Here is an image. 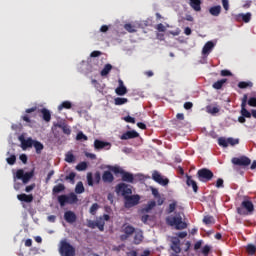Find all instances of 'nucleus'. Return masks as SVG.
I'll use <instances>...</instances> for the list:
<instances>
[{"mask_svg": "<svg viewBox=\"0 0 256 256\" xmlns=\"http://www.w3.org/2000/svg\"><path fill=\"white\" fill-rule=\"evenodd\" d=\"M116 193L122 195L124 199L125 209H131V207H136L141 201V196L139 194L133 195V189L126 183H120L116 186Z\"/></svg>", "mask_w": 256, "mask_h": 256, "instance_id": "obj_1", "label": "nucleus"}, {"mask_svg": "<svg viewBox=\"0 0 256 256\" xmlns=\"http://www.w3.org/2000/svg\"><path fill=\"white\" fill-rule=\"evenodd\" d=\"M183 213L175 212L174 216H168L166 218V223L170 227H175L177 231H182V229H187V223L183 221Z\"/></svg>", "mask_w": 256, "mask_h": 256, "instance_id": "obj_2", "label": "nucleus"}, {"mask_svg": "<svg viewBox=\"0 0 256 256\" xmlns=\"http://www.w3.org/2000/svg\"><path fill=\"white\" fill-rule=\"evenodd\" d=\"M35 175V171L32 170L30 172H25L23 169H18L16 173L14 174V181H17V179L21 180L24 185H27L31 179H33V176Z\"/></svg>", "mask_w": 256, "mask_h": 256, "instance_id": "obj_3", "label": "nucleus"}, {"mask_svg": "<svg viewBox=\"0 0 256 256\" xmlns=\"http://www.w3.org/2000/svg\"><path fill=\"white\" fill-rule=\"evenodd\" d=\"M255 211V205L250 200H244L241 203V207L237 208L238 215H251Z\"/></svg>", "mask_w": 256, "mask_h": 256, "instance_id": "obj_4", "label": "nucleus"}, {"mask_svg": "<svg viewBox=\"0 0 256 256\" xmlns=\"http://www.w3.org/2000/svg\"><path fill=\"white\" fill-rule=\"evenodd\" d=\"M213 177H215V175L209 168H202L197 171V178L201 183H207L211 181Z\"/></svg>", "mask_w": 256, "mask_h": 256, "instance_id": "obj_5", "label": "nucleus"}, {"mask_svg": "<svg viewBox=\"0 0 256 256\" xmlns=\"http://www.w3.org/2000/svg\"><path fill=\"white\" fill-rule=\"evenodd\" d=\"M59 253L61 256H75V247L64 240L60 243Z\"/></svg>", "mask_w": 256, "mask_h": 256, "instance_id": "obj_6", "label": "nucleus"}, {"mask_svg": "<svg viewBox=\"0 0 256 256\" xmlns=\"http://www.w3.org/2000/svg\"><path fill=\"white\" fill-rule=\"evenodd\" d=\"M122 233L124 234L120 236L121 241H127V239H129V237L135 233V227L125 223L122 226Z\"/></svg>", "mask_w": 256, "mask_h": 256, "instance_id": "obj_7", "label": "nucleus"}, {"mask_svg": "<svg viewBox=\"0 0 256 256\" xmlns=\"http://www.w3.org/2000/svg\"><path fill=\"white\" fill-rule=\"evenodd\" d=\"M232 163L238 167H249L251 165V159L247 156L234 157L232 158Z\"/></svg>", "mask_w": 256, "mask_h": 256, "instance_id": "obj_8", "label": "nucleus"}, {"mask_svg": "<svg viewBox=\"0 0 256 256\" xmlns=\"http://www.w3.org/2000/svg\"><path fill=\"white\" fill-rule=\"evenodd\" d=\"M114 172L120 173V175H122V181L124 183H135V176L132 173L124 171V170L119 171L118 168H116L114 170Z\"/></svg>", "mask_w": 256, "mask_h": 256, "instance_id": "obj_9", "label": "nucleus"}, {"mask_svg": "<svg viewBox=\"0 0 256 256\" xmlns=\"http://www.w3.org/2000/svg\"><path fill=\"white\" fill-rule=\"evenodd\" d=\"M152 179L153 181H155L156 183H159V185H163L164 187L166 185H169V179L163 178V176H161V174L157 170H155L152 173Z\"/></svg>", "mask_w": 256, "mask_h": 256, "instance_id": "obj_10", "label": "nucleus"}, {"mask_svg": "<svg viewBox=\"0 0 256 256\" xmlns=\"http://www.w3.org/2000/svg\"><path fill=\"white\" fill-rule=\"evenodd\" d=\"M94 149L96 151H101V149H111V143L109 142H104V141H101V140H95L94 141Z\"/></svg>", "mask_w": 256, "mask_h": 256, "instance_id": "obj_11", "label": "nucleus"}, {"mask_svg": "<svg viewBox=\"0 0 256 256\" xmlns=\"http://www.w3.org/2000/svg\"><path fill=\"white\" fill-rule=\"evenodd\" d=\"M139 137V134L135 130L126 131L120 136V139L122 141H128V139H137Z\"/></svg>", "mask_w": 256, "mask_h": 256, "instance_id": "obj_12", "label": "nucleus"}, {"mask_svg": "<svg viewBox=\"0 0 256 256\" xmlns=\"http://www.w3.org/2000/svg\"><path fill=\"white\" fill-rule=\"evenodd\" d=\"M19 141L21 142V147L25 151V149H29V147H33L34 140L32 138L25 139L23 136H19Z\"/></svg>", "mask_w": 256, "mask_h": 256, "instance_id": "obj_13", "label": "nucleus"}, {"mask_svg": "<svg viewBox=\"0 0 256 256\" xmlns=\"http://www.w3.org/2000/svg\"><path fill=\"white\" fill-rule=\"evenodd\" d=\"M64 219L66 223H75V221H77V214L71 210H68L64 213Z\"/></svg>", "mask_w": 256, "mask_h": 256, "instance_id": "obj_14", "label": "nucleus"}, {"mask_svg": "<svg viewBox=\"0 0 256 256\" xmlns=\"http://www.w3.org/2000/svg\"><path fill=\"white\" fill-rule=\"evenodd\" d=\"M171 249L174 253H181V240L179 238H173L171 241Z\"/></svg>", "mask_w": 256, "mask_h": 256, "instance_id": "obj_15", "label": "nucleus"}, {"mask_svg": "<svg viewBox=\"0 0 256 256\" xmlns=\"http://www.w3.org/2000/svg\"><path fill=\"white\" fill-rule=\"evenodd\" d=\"M102 180L104 183H113V181H115V177L113 176V173H111V171L107 170L104 171L102 175Z\"/></svg>", "mask_w": 256, "mask_h": 256, "instance_id": "obj_16", "label": "nucleus"}, {"mask_svg": "<svg viewBox=\"0 0 256 256\" xmlns=\"http://www.w3.org/2000/svg\"><path fill=\"white\" fill-rule=\"evenodd\" d=\"M186 184L188 187H192L194 193H197L199 191V186H197V182L193 180V178L189 175H187Z\"/></svg>", "mask_w": 256, "mask_h": 256, "instance_id": "obj_17", "label": "nucleus"}, {"mask_svg": "<svg viewBox=\"0 0 256 256\" xmlns=\"http://www.w3.org/2000/svg\"><path fill=\"white\" fill-rule=\"evenodd\" d=\"M214 47H215V43H213V41H208L202 49V55H209V53L213 51Z\"/></svg>", "mask_w": 256, "mask_h": 256, "instance_id": "obj_18", "label": "nucleus"}, {"mask_svg": "<svg viewBox=\"0 0 256 256\" xmlns=\"http://www.w3.org/2000/svg\"><path fill=\"white\" fill-rule=\"evenodd\" d=\"M201 3V0H189L190 7L197 13L201 11Z\"/></svg>", "mask_w": 256, "mask_h": 256, "instance_id": "obj_19", "label": "nucleus"}, {"mask_svg": "<svg viewBox=\"0 0 256 256\" xmlns=\"http://www.w3.org/2000/svg\"><path fill=\"white\" fill-rule=\"evenodd\" d=\"M18 201H23L24 203H32L33 201V196L32 194H19L17 195Z\"/></svg>", "mask_w": 256, "mask_h": 256, "instance_id": "obj_20", "label": "nucleus"}, {"mask_svg": "<svg viewBox=\"0 0 256 256\" xmlns=\"http://www.w3.org/2000/svg\"><path fill=\"white\" fill-rule=\"evenodd\" d=\"M236 21H243L244 23H249L251 21V13L238 14L236 15Z\"/></svg>", "mask_w": 256, "mask_h": 256, "instance_id": "obj_21", "label": "nucleus"}, {"mask_svg": "<svg viewBox=\"0 0 256 256\" xmlns=\"http://www.w3.org/2000/svg\"><path fill=\"white\" fill-rule=\"evenodd\" d=\"M32 147H34L37 155H41L43 149H45V146L43 145V143H41L37 140H34Z\"/></svg>", "mask_w": 256, "mask_h": 256, "instance_id": "obj_22", "label": "nucleus"}, {"mask_svg": "<svg viewBox=\"0 0 256 256\" xmlns=\"http://www.w3.org/2000/svg\"><path fill=\"white\" fill-rule=\"evenodd\" d=\"M115 92L120 96L127 95V87L123 85L122 80H119V87L116 88Z\"/></svg>", "mask_w": 256, "mask_h": 256, "instance_id": "obj_23", "label": "nucleus"}, {"mask_svg": "<svg viewBox=\"0 0 256 256\" xmlns=\"http://www.w3.org/2000/svg\"><path fill=\"white\" fill-rule=\"evenodd\" d=\"M40 113L42 114V118L46 123L51 121V112L47 108H42Z\"/></svg>", "mask_w": 256, "mask_h": 256, "instance_id": "obj_24", "label": "nucleus"}, {"mask_svg": "<svg viewBox=\"0 0 256 256\" xmlns=\"http://www.w3.org/2000/svg\"><path fill=\"white\" fill-rule=\"evenodd\" d=\"M209 13L213 17H219L221 15V5L210 7Z\"/></svg>", "mask_w": 256, "mask_h": 256, "instance_id": "obj_25", "label": "nucleus"}, {"mask_svg": "<svg viewBox=\"0 0 256 256\" xmlns=\"http://www.w3.org/2000/svg\"><path fill=\"white\" fill-rule=\"evenodd\" d=\"M221 111V108L219 106H213V105H208L206 106V112H208L210 115H217Z\"/></svg>", "mask_w": 256, "mask_h": 256, "instance_id": "obj_26", "label": "nucleus"}, {"mask_svg": "<svg viewBox=\"0 0 256 256\" xmlns=\"http://www.w3.org/2000/svg\"><path fill=\"white\" fill-rule=\"evenodd\" d=\"M56 127H58V129H61L64 135H69L71 133V128H69V125L65 123H58L56 124Z\"/></svg>", "mask_w": 256, "mask_h": 256, "instance_id": "obj_27", "label": "nucleus"}, {"mask_svg": "<svg viewBox=\"0 0 256 256\" xmlns=\"http://www.w3.org/2000/svg\"><path fill=\"white\" fill-rule=\"evenodd\" d=\"M225 83H227V78H223L214 82L212 87L213 89H216V90L223 89V85H225Z\"/></svg>", "mask_w": 256, "mask_h": 256, "instance_id": "obj_28", "label": "nucleus"}, {"mask_svg": "<svg viewBox=\"0 0 256 256\" xmlns=\"http://www.w3.org/2000/svg\"><path fill=\"white\" fill-rule=\"evenodd\" d=\"M68 198V205H75L77 201H79V198H77V194L71 192L70 194L67 195Z\"/></svg>", "mask_w": 256, "mask_h": 256, "instance_id": "obj_29", "label": "nucleus"}, {"mask_svg": "<svg viewBox=\"0 0 256 256\" xmlns=\"http://www.w3.org/2000/svg\"><path fill=\"white\" fill-rule=\"evenodd\" d=\"M58 203H59L60 207H65V205H67V203H69L67 195L62 194V195L58 196Z\"/></svg>", "mask_w": 256, "mask_h": 256, "instance_id": "obj_30", "label": "nucleus"}, {"mask_svg": "<svg viewBox=\"0 0 256 256\" xmlns=\"http://www.w3.org/2000/svg\"><path fill=\"white\" fill-rule=\"evenodd\" d=\"M73 107V104L71 101H63L59 106H58V111H63V109H71Z\"/></svg>", "mask_w": 256, "mask_h": 256, "instance_id": "obj_31", "label": "nucleus"}, {"mask_svg": "<svg viewBox=\"0 0 256 256\" xmlns=\"http://www.w3.org/2000/svg\"><path fill=\"white\" fill-rule=\"evenodd\" d=\"M111 69H113V66L111 64H106L104 68L101 70L100 75L102 77H107V74L111 73Z\"/></svg>", "mask_w": 256, "mask_h": 256, "instance_id": "obj_32", "label": "nucleus"}, {"mask_svg": "<svg viewBox=\"0 0 256 256\" xmlns=\"http://www.w3.org/2000/svg\"><path fill=\"white\" fill-rule=\"evenodd\" d=\"M204 225H215V218L213 216H204L203 218Z\"/></svg>", "mask_w": 256, "mask_h": 256, "instance_id": "obj_33", "label": "nucleus"}, {"mask_svg": "<svg viewBox=\"0 0 256 256\" xmlns=\"http://www.w3.org/2000/svg\"><path fill=\"white\" fill-rule=\"evenodd\" d=\"M75 193H77L78 195H81V193H85V186H83L82 181L76 184Z\"/></svg>", "mask_w": 256, "mask_h": 256, "instance_id": "obj_34", "label": "nucleus"}, {"mask_svg": "<svg viewBox=\"0 0 256 256\" xmlns=\"http://www.w3.org/2000/svg\"><path fill=\"white\" fill-rule=\"evenodd\" d=\"M124 29L128 31V33H137V27L131 23L125 24Z\"/></svg>", "mask_w": 256, "mask_h": 256, "instance_id": "obj_35", "label": "nucleus"}, {"mask_svg": "<svg viewBox=\"0 0 256 256\" xmlns=\"http://www.w3.org/2000/svg\"><path fill=\"white\" fill-rule=\"evenodd\" d=\"M63 191H65V185L64 184H58V185L54 186L53 189H52V192L54 194L63 193Z\"/></svg>", "mask_w": 256, "mask_h": 256, "instance_id": "obj_36", "label": "nucleus"}, {"mask_svg": "<svg viewBox=\"0 0 256 256\" xmlns=\"http://www.w3.org/2000/svg\"><path fill=\"white\" fill-rule=\"evenodd\" d=\"M238 87H239V89H247L249 87H253V82H251V81H248V82L241 81V82L238 83Z\"/></svg>", "mask_w": 256, "mask_h": 256, "instance_id": "obj_37", "label": "nucleus"}, {"mask_svg": "<svg viewBox=\"0 0 256 256\" xmlns=\"http://www.w3.org/2000/svg\"><path fill=\"white\" fill-rule=\"evenodd\" d=\"M96 227L99 229V231H105V220H103V218L97 220Z\"/></svg>", "mask_w": 256, "mask_h": 256, "instance_id": "obj_38", "label": "nucleus"}, {"mask_svg": "<svg viewBox=\"0 0 256 256\" xmlns=\"http://www.w3.org/2000/svg\"><path fill=\"white\" fill-rule=\"evenodd\" d=\"M88 164L87 162H80L76 166V171H87Z\"/></svg>", "mask_w": 256, "mask_h": 256, "instance_id": "obj_39", "label": "nucleus"}, {"mask_svg": "<svg viewBox=\"0 0 256 256\" xmlns=\"http://www.w3.org/2000/svg\"><path fill=\"white\" fill-rule=\"evenodd\" d=\"M246 251H247L248 255H255L256 246L253 244H248L246 247Z\"/></svg>", "mask_w": 256, "mask_h": 256, "instance_id": "obj_40", "label": "nucleus"}, {"mask_svg": "<svg viewBox=\"0 0 256 256\" xmlns=\"http://www.w3.org/2000/svg\"><path fill=\"white\" fill-rule=\"evenodd\" d=\"M218 145H220V147H229L228 139H225L224 137H220L218 139Z\"/></svg>", "mask_w": 256, "mask_h": 256, "instance_id": "obj_41", "label": "nucleus"}, {"mask_svg": "<svg viewBox=\"0 0 256 256\" xmlns=\"http://www.w3.org/2000/svg\"><path fill=\"white\" fill-rule=\"evenodd\" d=\"M176 209H177V202L174 201V202H172V203L169 204L167 213H168V214L175 213V210H176Z\"/></svg>", "mask_w": 256, "mask_h": 256, "instance_id": "obj_42", "label": "nucleus"}, {"mask_svg": "<svg viewBox=\"0 0 256 256\" xmlns=\"http://www.w3.org/2000/svg\"><path fill=\"white\" fill-rule=\"evenodd\" d=\"M77 174L75 172H70L69 175L65 177V181H70V183H75V177Z\"/></svg>", "mask_w": 256, "mask_h": 256, "instance_id": "obj_43", "label": "nucleus"}, {"mask_svg": "<svg viewBox=\"0 0 256 256\" xmlns=\"http://www.w3.org/2000/svg\"><path fill=\"white\" fill-rule=\"evenodd\" d=\"M65 161L66 163H73V161H75V155H73L71 152H68L65 156Z\"/></svg>", "mask_w": 256, "mask_h": 256, "instance_id": "obj_44", "label": "nucleus"}, {"mask_svg": "<svg viewBox=\"0 0 256 256\" xmlns=\"http://www.w3.org/2000/svg\"><path fill=\"white\" fill-rule=\"evenodd\" d=\"M88 137L87 135H85L83 132H78L77 136H76V140L77 141H88Z\"/></svg>", "mask_w": 256, "mask_h": 256, "instance_id": "obj_45", "label": "nucleus"}, {"mask_svg": "<svg viewBox=\"0 0 256 256\" xmlns=\"http://www.w3.org/2000/svg\"><path fill=\"white\" fill-rule=\"evenodd\" d=\"M8 165H15V163L17 162V156H15V154H12L10 157H8L6 159Z\"/></svg>", "mask_w": 256, "mask_h": 256, "instance_id": "obj_46", "label": "nucleus"}, {"mask_svg": "<svg viewBox=\"0 0 256 256\" xmlns=\"http://www.w3.org/2000/svg\"><path fill=\"white\" fill-rule=\"evenodd\" d=\"M115 105H125L129 100L127 98H115Z\"/></svg>", "mask_w": 256, "mask_h": 256, "instance_id": "obj_47", "label": "nucleus"}, {"mask_svg": "<svg viewBox=\"0 0 256 256\" xmlns=\"http://www.w3.org/2000/svg\"><path fill=\"white\" fill-rule=\"evenodd\" d=\"M98 209H99V204H97V203L92 204V206L90 207V214L96 215Z\"/></svg>", "mask_w": 256, "mask_h": 256, "instance_id": "obj_48", "label": "nucleus"}, {"mask_svg": "<svg viewBox=\"0 0 256 256\" xmlns=\"http://www.w3.org/2000/svg\"><path fill=\"white\" fill-rule=\"evenodd\" d=\"M241 115L242 117H246L247 119H250L251 117V112H249V110L245 109V107H242L241 109Z\"/></svg>", "mask_w": 256, "mask_h": 256, "instance_id": "obj_49", "label": "nucleus"}, {"mask_svg": "<svg viewBox=\"0 0 256 256\" xmlns=\"http://www.w3.org/2000/svg\"><path fill=\"white\" fill-rule=\"evenodd\" d=\"M156 205H157V202H155V201L148 202V204L145 208V211H147V212L151 211V209L155 208Z\"/></svg>", "mask_w": 256, "mask_h": 256, "instance_id": "obj_50", "label": "nucleus"}, {"mask_svg": "<svg viewBox=\"0 0 256 256\" xmlns=\"http://www.w3.org/2000/svg\"><path fill=\"white\" fill-rule=\"evenodd\" d=\"M87 184L89 187H93V173L91 172L87 173Z\"/></svg>", "mask_w": 256, "mask_h": 256, "instance_id": "obj_51", "label": "nucleus"}, {"mask_svg": "<svg viewBox=\"0 0 256 256\" xmlns=\"http://www.w3.org/2000/svg\"><path fill=\"white\" fill-rule=\"evenodd\" d=\"M155 29H157L159 33H165V31H167V28L165 27V25H163V23L156 25Z\"/></svg>", "mask_w": 256, "mask_h": 256, "instance_id": "obj_52", "label": "nucleus"}, {"mask_svg": "<svg viewBox=\"0 0 256 256\" xmlns=\"http://www.w3.org/2000/svg\"><path fill=\"white\" fill-rule=\"evenodd\" d=\"M228 145H231L232 147L235 145H239V139L228 138Z\"/></svg>", "mask_w": 256, "mask_h": 256, "instance_id": "obj_53", "label": "nucleus"}, {"mask_svg": "<svg viewBox=\"0 0 256 256\" xmlns=\"http://www.w3.org/2000/svg\"><path fill=\"white\" fill-rule=\"evenodd\" d=\"M87 227H89V229H96L97 228L96 221L87 220Z\"/></svg>", "mask_w": 256, "mask_h": 256, "instance_id": "obj_54", "label": "nucleus"}, {"mask_svg": "<svg viewBox=\"0 0 256 256\" xmlns=\"http://www.w3.org/2000/svg\"><path fill=\"white\" fill-rule=\"evenodd\" d=\"M141 241H143V236L139 235V234H136L135 237H134L135 245H139L141 243Z\"/></svg>", "mask_w": 256, "mask_h": 256, "instance_id": "obj_55", "label": "nucleus"}, {"mask_svg": "<svg viewBox=\"0 0 256 256\" xmlns=\"http://www.w3.org/2000/svg\"><path fill=\"white\" fill-rule=\"evenodd\" d=\"M94 181L97 185H99V183H101V173L100 172H96L94 174Z\"/></svg>", "mask_w": 256, "mask_h": 256, "instance_id": "obj_56", "label": "nucleus"}, {"mask_svg": "<svg viewBox=\"0 0 256 256\" xmlns=\"http://www.w3.org/2000/svg\"><path fill=\"white\" fill-rule=\"evenodd\" d=\"M210 252H211V247L209 245H205L202 249V253L204 254V256L209 255Z\"/></svg>", "mask_w": 256, "mask_h": 256, "instance_id": "obj_57", "label": "nucleus"}, {"mask_svg": "<svg viewBox=\"0 0 256 256\" xmlns=\"http://www.w3.org/2000/svg\"><path fill=\"white\" fill-rule=\"evenodd\" d=\"M220 75L221 77H231L233 74L229 70H221Z\"/></svg>", "mask_w": 256, "mask_h": 256, "instance_id": "obj_58", "label": "nucleus"}, {"mask_svg": "<svg viewBox=\"0 0 256 256\" xmlns=\"http://www.w3.org/2000/svg\"><path fill=\"white\" fill-rule=\"evenodd\" d=\"M248 105H249L250 107H256V98H255V97L249 98V100H248Z\"/></svg>", "mask_w": 256, "mask_h": 256, "instance_id": "obj_59", "label": "nucleus"}, {"mask_svg": "<svg viewBox=\"0 0 256 256\" xmlns=\"http://www.w3.org/2000/svg\"><path fill=\"white\" fill-rule=\"evenodd\" d=\"M124 121H126V123L135 124V118H133V117H131V116H126V117H124Z\"/></svg>", "mask_w": 256, "mask_h": 256, "instance_id": "obj_60", "label": "nucleus"}, {"mask_svg": "<svg viewBox=\"0 0 256 256\" xmlns=\"http://www.w3.org/2000/svg\"><path fill=\"white\" fill-rule=\"evenodd\" d=\"M151 191H152L153 197L157 198V197L161 196V194H159V190L157 188H151Z\"/></svg>", "mask_w": 256, "mask_h": 256, "instance_id": "obj_61", "label": "nucleus"}, {"mask_svg": "<svg viewBox=\"0 0 256 256\" xmlns=\"http://www.w3.org/2000/svg\"><path fill=\"white\" fill-rule=\"evenodd\" d=\"M222 5L225 11H229V0H222Z\"/></svg>", "mask_w": 256, "mask_h": 256, "instance_id": "obj_62", "label": "nucleus"}, {"mask_svg": "<svg viewBox=\"0 0 256 256\" xmlns=\"http://www.w3.org/2000/svg\"><path fill=\"white\" fill-rule=\"evenodd\" d=\"M47 221H49V223H55V221H57V216L50 215L47 217Z\"/></svg>", "mask_w": 256, "mask_h": 256, "instance_id": "obj_63", "label": "nucleus"}, {"mask_svg": "<svg viewBox=\"0 0 256 256\" xmlns=\"http://www.w3.org/2000/svg\"><path fill=\"white\" fill-rule=\"evenodd\" d=\"M223 183H224L223 179L219 178V179L216 181V187H217L218 189H220L221 187H223Z\"/></svg>", "mask_w": 256, "mask_h": 256, "instance_id": "obj_64", "label": "nucleus"}]
</instances>
